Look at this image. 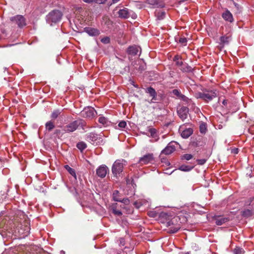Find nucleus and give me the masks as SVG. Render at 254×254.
<instances>
[{
	"instance_id": "1",
	"label": "nucleus",
	"mask_w": 254,
	"mask_h": 254,
	"mask_svg": "<svg viewBox=\"0 0 254 254\" xmlns=\"http://www.w3.org/2000/svg\"><path fill=\"white\" fill-rule=\"evenodd\" d=\"M218 92L216 90H204L203 92H198L195 94L197 99H201L205 102H209L217 96Z\"/></svg>"
},
{
	"instance_id": "2",
	"label": "nucleus",
	"mask_w": 254,
	"mask_h": 254,
	"mask_svg": "<svg viewBox=\"0 0 254 254\" xmlns=\"http://www.w3.org/2000/svg\"><path fill=\"white\" fill-rule=\"evenodd\" d=\"M86 125V123L84 120L82 119H78L69 123L67 125L65 126L64 127V130L65 132H72L75 131L79 127H81L84 129V127Z\"/></svg>"
},
{
	"instance_id": "3",
	"label": "nucleus",
	"mask_w": 254,
	"mask_h": 254,
	"mask_svg": "<svg viewBox=\"0 0 254 254\" xmlns=\"http://www.w3.org/2000/svg\"><path fill=\"white\" fill-rule=\"evenodd\" d=\"M63 16L62 12L59 10H53L46 16V21L50 25L59 22Z\"/></svg>"
},
{
	"instance_id": "4",
	"label": "nucleus",
	"mask_w": 254,
	"mask_h": 254,
	"mask_svg": "<svg viewBox=\"0 0 254 254\" xmlns=\"http://www.w3.org/2000/svg\"><path fill=\"white\" fill-rule=\"evenodd\" d=\"M126 165V161L124 159L117 160L113 164L112 172L114 177L117 178L123 172L125 166Z\"/></svg>"
},
{
	"instance_id": "5",
	"label": "nucleus",
	"mask_w": 254,
	"mask_h": 254,
	"mask_svg": "<svg viewBox=\"0 0 254 254\" xmlns=\"http://www.w3.org/2000/svg\"><path fill=\"white\" fill-rule=\"evenodd\" d=\"M118 17L122 19H127L130 16L133 19L136 18V15L135 13L126 7L120 9L118 12Z\"/></svg>"
},
{
	"instance_id": "6",
	"label": "nucleus",
	"mask_w": 254,
	"mask_h": 254,
	"mask_svg": "<svg viewBox=\"0 0 254 254\" xmlns=\"http://www.w3.org/2000/svg\"><path fill=\"white\" fill-rule=\"evenodd\" d=\"M179 218L178 217L173 218L171 221L167 222L166 226L170 227L169 232L171 233H175L178 231L181 228L180 224H175Z\"/></svg>"
},
{
	"instance_id": "7",
	"label": "nucleus",
	"mask_w": 254,
	"mask_h": 254,
	"mask_svg": "<svg viewBox=\"0 0 254 254\" xmlns=\"http://www.w3.org/2000/svg\"><path fill=\"white\" fill-rule=\"evenodd\" d=\"M81 115L83 117L92 118L97 114V113L95 109L91 107H88L85 108L84 110L81 112Z\"/></svg>"
},
{
	"instance_id": "8",
	"label": "nucleus",
	"mask_w": 254,
	"mask_h": 254,
	"mask_svg": "<svg viewBox=\"0 0 254 254\" xmlns=\"http://www.w3.org/2000/svg\"><path fill=\"white\" fill-rule=\"evenodd\" d=\"M10 20L15 22L20 28L23 27L26 24L25 18L20 15L12 17L10 18Z\"/></svg>"
},
{
	"instance_id": "9",
	"label": "nucleus",
	"mask_w": 254,
	"mask_h": 254,
	"mask_svg": "<svg viewBox=\"0 0 254 254\" xmlns=\"http://www.w3.org/2000/svg\"><path fill=\"white\" fill-rule=\"evenodd\" d=\"M189 108L187 107H181L177 110V113L180 118L184 121L188 117Z\"/></svg>"
},
{
	"instance_id": "10",
	"label": "nucleus",
	"mask_w": 254,
	"mask_h": 254,
	"mask_svg": "<svg viewBox=\"0 0 254 254\" xmlns=\"http://www.w3.org/2000/svg\"><path fill=\"white\" fill-rule=\"evenodd\" d=\"M109 171L108 168L105 165L100 166L96 170L97 175L101 178H104Z\"/></svg>"
},
{
	"instance_id": "11",
	"label": "nucleus",
	"mask_w": 254,
	"mask_h": 254,
	"mask_svg": "<svg viewBox=\"0 0 254 254\" xmlns=\"http://www.w3.org/2000/svg\"><path fill=\"white\" fill-rule=\"evenodd\" d=\"M153 160V154L148 153L141 157L139 160V163L141 165L147 164Z\"/></svg>"
},
{
	"instance_id": "12",
	"label": "nucleus",
	"mask_w": 254,
	"mask_h": 254,
	"mask_svg": "<svg viewBox=\"0 0 254 254\" xmlns=\"http://www.w3.org/2000/svg\"><path fill=\"white\" fill-rule=\"evenodd\" d=\"M175 150V146L172 142L169 143L168 145L161 151L162 154L169 155Z\"/></svg>"
},
{
	"instance_id": "13",
	"label": "nucleus",
	"mask_w": 254,
	"mask_h": 254,
	"mask_svg": "<svg viewBox=\"0 0 254 254\" xmlns=\"http://www.w3.org/2000/svg\"><path fill=\"white\" fill-rule=\"evenodd\" d=\"M84 31L87 33L89 35L91 36H96L100 34V31L97 29L91 27H85Z\"/></svg>"
},
{
	"instance_id": "14",
	"label": "nucleus",
	"mask_w": 254,
	"mask_h": 254,
	"mask_svg": "<svg viewBox=\"0 0 254 254\" xmlns=\"http://www.w3.org/2000/svg\"><path fill=\"white\" fill-rule=\"evenodd\" d=\"M231 39V36L230 34H226L220 38V44L224 46L228 45Z\"/></svg>"
},
{
	"instance_id": "15",
	"label": "nucleus",
	"mask_w": 254,
	"mask_h": 254,
	"mask_svg": "<svg viewBox=\"0 0 254 254\" xmlns=\"http://www.w3.org/2000/svg\"><path fill=\"white\" fill-rule=\"evenodd\" d=\"M222 16L227 21L232 22L234 20L232 13L228 10L222 13Z\"/></svg>"
},
{
	"instance_id": "16",
	"label": "nucleus",
	"mask_w": 254,
	"mask_h": 254,
	"mask_svg": "<svg viewBox=\"0 0 254 254\" xmlns=\"http://www.w3.org/2000/svg\"><path fill=\"white\" fill-rule=\"evenodd\" d=\"M215 223L217 225H222L225 223L229 221V219L227 217H223L221 216H217L215 218Z\"/></svg>"
},
{
	"instance_id": "17",
	"label": "nucleus",
	"mask_w": 254,
	"mask_h": 254,
	"mask_svg": "<svg viewBox=\"0 0 254 254\" xmlns=\"http://www.w3.org/2000/svg\"><path fill=\"white\" fill-rule=\"evenodd\" d=\"M139 47L136 46H130L127 49V53L129 55H136L139 51Z\"/></svg>"
},
{
	"instance_id": "18",
	"label": "nucleus",
	"mask_w": 254,
	"mask_h": 254,
	"mask_svg": "<svg viewBox=\"0 0 254 254\" xmlns=\"http://www.w3.org/2000/svg\"><path fill=\"white\" fill-rule=\"evenodd\" d=\"M146 92L149 93L152 97L151 102H154V101L156 100L157 93L154 88L151 87H148L146 89Z\"/></svg>"
},
{
	"instance_id": "19",
	"label": "nucleus",
	"mask_w": 254,
	"mask_h": 254,
	"mask_svg": "<svg viewBox=\"0 0 254 254\" xmlns=\"http://www.w3.org/2000/svg\"><path fill=\"white\" fill-rule=\"evenodd\" d=\"M97 134H95V133L90 132L87 134L86 140L91 142L93 144L97 140Z\"/></svg>"
},
{
	"instance_id": "20",
	"label": "nucleus",
	"mask_w": 254,
	"mask_h": 254,
	"mask_svg": "<svg viewBox=\"0 0 254 254\" xmlns=\"http://www.w3.org/2000/svg\"><path fill=\"white\" fill-rule=\"evenodd\" d=\"M192 133V129L190 128L186 129L181 132V136L184 138H187Z\"/></svg>"
},
{
	"instance_id": "21",
	"label": "nucleus",
	"mask_w": 254,
	"mask_h": 254,
	"mask_svg": "<svg viewBox=\"0 0 254 254\" xmlns=\"http://www.w3.org/2000/svg\"><path fill=\"white\" fill-rule=\"evenodd\" d=\"M150 2V0L148 1L149 4H151L153 5H155L157 7H163L164 6V4L162 2H160L158 0H151Z\"/></svg>"
},
{
	"instance_id": "22",
	"label": "nucleus",
	"mask_w": 254,
	"mask_h": 254,
	"mask_svg": "<svg viewBox=\"0 0 254 254\" xmlns=\"http://www.w3.org/2000/svg\"><path fill=\"white\" fill-rule=\"evenodd\" d=\"M54 122L52 121L47 122L45 124V127L49 131H51L55 128Z\"/></svg>"
},
{
	"instance_id": "23",
	"label": "nucleus",
	"mask_w": 254,
	"mask_h": 254,
	"mask_svg": "<svg viewBox=\"0 0 254 254\" xmlns=\"http://www.w3.org/2000/svg\"><path fill=\"white\" fill-rule=\"evenodd\" d=\"M64 168L70 175H71L75 179H76V173L75 170L73 169L70 167L68 165H65Z\"/></svg>"
},
{
	"instance_id": "24",
	"label": "nucleus",
	"mask_w": 254,
	"mask_h": 254,
	"mask_svg": "<svg viewBox=\"0 0 254 254\" xmlns=\"http://www.w3.org/2000/svg\"><path fill=\"white\" fill-rule=\"evenodd\" d=\"M180 69L183 72H189L191 70V67L187 64H184L181 67H180Z\"/></svg>"
},
{
	"instance_id": "25",
	"label": "nucleus",
	"mask_w": 254,
	"mask_h": 254,
	"mask_svg": "<svg viewBox=\"0 0 254 254\" xmlns=\"http://www.w3.org/2000/svg\"><path fill=\"white\" fill-rule=\"evenodd\" d=\"M174 61L176 62V65L179 67H181L184 64L179 56H176L174 58Z\"/></svg>"
},
{
	"instance_id": "26",
	"label": "nucleus",
	"mask_w": 254,
	"mask_h": 254,
	"mask_svg": "<svg viewBox=\"0 0 254 254\" xmlns=\"http://www.w3.org/2000/svg\"><path fill=\"white\" fill-rule=\"evenodd\" d=\"M113 198L115 201H121V199L119 197V192L115 190L113 193Z\"/></svg>"
},
{
	"instance_id": "27",
	"label": "nucleus",
	"mask_w": 254,
	"mask_h": 254,
	"mask_svg": "<svg viewBox=\"0 0 254 254\" xmlns=\"http://www.w3.org/2000/svg\"><path fill=\"white\" fill-rule=\"evenodd\" d=\"M233 253L234 254H244L245 253V251L241 247H236L233 250Z\"/></svg>"
},
{
	"instance_id": "28",
	"label": "nucleus",
	"mask_w": 254,
	"mask_h": 254,
	"mask_svg": "<svg viewBox=\"0 0 254 254\" xmlns=\"http://www.w3.org/2000/svg\"><path fill=\"white\" fill-rule=\"evenodd\" d=\"M61 112L60 110H54L51 114V118L53 120L56 119L61 114Z\"/></svg>"
},
{
	"instance_id": "29",
	"label": "nucleus",
	"mask_w": 254,
	"mask_h": 254,
	"mask_svg": "<svg viewBox=\"0 0 254 254\" xmlns=\"http://www.w3.org/2000/svg\"><path fill=\"white\" fill-rule=\"evenodd\" d=\"M98 121L100 124L103 125L107 126L109 123L108 120L104 117H100L98 119Z\"/></svg>"
},
{
	"instance_id": "30",
	"label": "nucleus",
	"mask_w": 254,
	"mask_h": 254,
	"mask_svg": "<svg viewBox=\"0 0 254 254\" xmlns=\"http://www.w3.org/2000/svg\"><path fill=\"white\" fill-rule=\"evenodd\" d=\"M193 167L188 165H182L179 168L180 170L182 171L188 172L190 171Z\"/></svg>"
},
{
	"instance_id": "31",
	"label": "nucleus",
	"mask_w": 254,
	"mask_h": 254,
	"mask_svg": "<svg viewBox=\"0 0 254 254\" xmlns=\"http://www.w3.org/2000/svg\"><path fill=\"white\" fill-rule=\"evenodd\" d=\"M76 147L78 149L82 151L86 148L87 145L84 142H80L77 144Z\"/></svg>"
},
{
	"instance_id": "32",
	"label": "nucleus",
	"mask_w": 254,
	"mask_h": 254,
	"mask_svg": "<svg viewBox=\"0 0 254 254\" xmlns=\"http://www.w3.org/2000/svg\"><path fill=\"white\" fill-rule=\"evenodd\" d=\"M157 18L159 20L163 19L165 15V12L164 11H159L156 13Z\"/></svg>"
},
{
	"instance_id": "33",
	"label": "nucleus",
	"mask_w": 254,
	"mask_h": 254,
	"mask_svg": "<svg viewBox=\"0 0 254 254\" xmlns=\"http://www.w3.org/2000/svg\"><path fill=\"white\" fill-rule=\"evenodd\" d=\"M193 157L192 155L190 154H185L182 156V160H190L191 159H192Z\"/></svg>"
},
{
	"instance_id": "34",
	"label": "nucleus",
	"mask_w": 254,
	"mask_h": 254,
	"mask_svg": "<svg viewBox=\"0 0 254 254\" xmlns=\"http://www.w3.org/2000/svg\"><path fill=\"white\" fill-rule=\"evenodd\" d=\"M113 213L117 216H121L122 215V212L119 210H117L116 208L113 207Z\"/></svg>"
},
{
	"instance_id": "35",
	"label": "nucleus",
	"mask_w": 254,
	"mask_h": 254,
	"mask_svg": "<svg viewBox=\"0 0 254 254\" xmlns=\"http://www.w3.org/2000/svg\"><path fill=\"white\" fill-rule=\"evenodd\" d=\"M101 41L104 44H108L110 41V39L108 37H105L101 39Z\"/></svg>"
},
{
	"instance_id": "36",
	"label": "nucleus",
	"mask_w": 254,
	"mask_h": 254,
	"mask_svg": "<svg viewBox=\"0 0 254 254\" xmlns=\"http://www.w3.org/2000/svg\"><path fill=\"white\" fill-rule=\"evenodd\" d=\"M149 131L150 133L151 136L152 137H155V135L156 133V130L155 128H150L149 129Z\"/></svg>"
},
{
	"instance_id": "37",
	"label": "nucleus",
	"mask_w": 254,
	"mask_h": 254,
	"mask_svg": "<svg viewBox=\"0 0 254 254\" xmlns=\"http://www.w3.org/2000/svg\"><path fill=\"white\" fill-rule=\"evenodd\" d=\"M126 126L127 123L125 121H124L120 122L118 124L119 127L122 128H125L126 127Z\"/></svg>"
},
{
	"instance_id": "38",
	"label": "nucleus",
	"mask_w": 254,
	"mask_h": 254,
	"mask_svg": "<svg viewBox=\"0 0 254 254\" xmlns=\"http://www.w3.org/2000/svg\"><path fill=\"white\" fill-rule=\"evenodd\" d=\"M199 129H200V131L201 133H205L206 130V127H205V125H201L200 126Z\"/></svg>"
},
{
	"instance_id": "39",
	"label": "nucleus",
	"mask_w": 254,
	"mask_h": 254,
	"mask_svg": "<svg viewBox=\"0 0 254 254\" xmlns=\"http://www.w3.org/2000/svg\"><path fill=\"white\" fill-rule=\"evenodd\" d=\"M173 93L178 96L179 98L181 96L182 93L178 89H174L173 90Z\"/></svg>"
},
{
	"instance_id": "40",
	"label": "nucleus",
	"mask_w": 254,
	"mask_h": 254,
	"mask_svg": "<svg viewBox=\"0 0 254 254\" xmlns=\"http://www.w3.org/2000/svg\"><path fill=\"white\" fill-rule=\"evenodd\" d=\"M251 211L248 209L243 212V215L244 216H249L251 215Z\"/></svg>"
},
{
	"instance_id": "41",
	"label": "nucleus",
	"mask_w": 254,
	"mask_h": 254,
	"mask_svg": "<svg viewBox=\"0 0 254 254\" xmlns=\"http://www.w3.org/2000/svg\"><path fill=\"white\" fill-rule=\"evenodd\" d=\"M179 42L184 45H186L187 39L185 38H181L179 40Z\"/></svg>"
},
{
	"instance_id": "42",
	"label": "nucleus",
	"mask_w": 254,
	"mask_h": 254,
	"mask_svg": "<svg viewBox=\"0 0 254 254\" xmlns=\"http://www.w3.org/2000/svg\"><path fill=\"white\" fill-rule=\"evenodd\" d=\"M120 202L123 203L124 204L128 205L129 203V200L128 198H124L121 199Z\"/></svg>"
},
{
	"instance_id": "43",
	"label": "nucleus",
	"mask_w": 254,
	"mask_h": 254,
	"mask_svg": "<svg viewBox=\"0 0 254 254\" xmlns=\"http://www.w3.org/2000/svg\"><path fill=\"white\" fill-rule=\"evenodd\" d=\"M197 161L199 165H203L206 162V160L205 159H198Z\"/></svg>"
},
{
	"instance_id": "44",
	"label": "nucleus",
	"mask_w": 254,
	"mask_h": 254,
	"mask_svg": "<svg viewBox=\"0 0 254 254\" xmlns=\"http://www.w3.org/2000/svg\"><path fill=\"white\" fill-rule=\"evenodd\" d=\"M107 0H94V2L99 4H103L106 2Z\"/></svg>"
},
{
	"instance_id": "45",
	"label": "nucleus",
	"mask_w": 254,
	"mask_h": 254,
	"mask_svg": "<svg viewBox=\"0 0 254 254\" xmlns=\"http://www.w3.org/2000/svg\"><path fill=\"white\" fill-rule=\"evenodd\" d=\"M179 98L187 102L189 100V98L184 95H183L182 94H181V96H180Z\"/></svg>"
},
{
	"instance_id": "46",
	"label": "nucleus",
	"mask_w": 254,
	"mask_h": 254,
	"mask_svg": "<svg viewBox=\"0 0 254 254\" xmlns=\"http://www.w3.org/2000/svg\"><path fill=\"white\" fill-rule=\"evenodd\" d=\"M84 2L87 3H92L94 2V0H82Z\"/></svg>"
},
{
	"instance_id": "47",
	"label": "nucleus",
	"mask_w": 254,
	"mask_h": 254,
	"mask_svg": "<svg viewBox=\"0 0 254 254\" xmlns=\"http://www.w3.org/2000/svg\"><path fill=\"white\" fill-rule=\"evenodd\" d=\"M160 216H161V217H166L167 216H168V215L165 212H162V213H160Z\"/></svg>"
},
{
	"instance_id": "48",
	"label": "nucleus",
	"mask_w": 254,
	"mask_h": 254,
	"mask_svg": "<svg viewBox=\"0 0 254 254\" xmlns=\"http://www.w3.org/2000/svg\"><path fill=\"white\" fill-rule=\"evenodd\" d=\"M232 152L235 154H237L238 153V148H234L232 150Z\"/></svg>"
},
{
	"instance_id": "49",
	"label": "nucleus",
	"mask_w": 254,
	"mask_h": 254,
	"mask_svg": "<svg viewBox=\"0 0 254 254\" xmlns=\"http://www.w3.org/2000/svg\"><path fill=\"white\" fill-rule=\"evenodd\" d=\"M222 104L224 105V106H226L227 104V101L226 100H223V102H222Z\"/></svg>"
},
{
	"instance_id": "50",
	"label": "nucleus",
	"mask_w": 254,
	"mask_h": 254,
	"mask_svg": "<svg viewBox=\"0 0 254 254\" xmlns=\"http://www.w3.org/2000/svg\"><path fill=\"white\" fill-rule=\"evenodd\" d=\"M118 254H127L126 252L122 251H121V253H119Z\"/></svg>"
},
{
	"instance_id": "51",
	"label": "nucleus",
	"mask_w": 254,
	"mask_h": 254,
	"mask_svg": "<svg viewBox=\"0 0 254 254\" xmlns=\"http://www.w3.org/2000/svg\"><path fill=\"white\" fill-rule=\"evenodd\" d=\"M60 132V130L59 129H57L55 130V133H58Z\"/></svg>"
},
{
	"instance_id": "52",
	"label": "nucleus",
	"mask_w": 254,
	"mask_h": 254,
	"mask_svg": "<svg viewBox=\"0 0 254 254\" xmlns=\"http://www.w3.org/2000/svg\"><path fill=\"white\" fill-rule=\"evenodd\" d=\"M11 46H12V45H9L5 46V47ZM4 47H5V46H4Z\"/></svg>"
},
{
	"instance_id": "53",
	"label": "nucleus",
	"mask_w": 254,
	"mask_h": 254,
	"mask_svg": "<svg viewBox=\"0 0 254 254\" xmlns=\"http://www.w3.org/2000/svg\"><path fill=\"white\" fill-rule=\"evenodd\" d=\"M121 243L123 245H124V244H123V242H122V241H121Z\"/></svg>"
},
{
	"instance_id": "54",
	"label": "nucleus",
	"mask_w": 254,
	"mask_h": 254,
	"mask_svg": "<svg viewBox=\"0 0 254 254\" xmlns=\"http://www.w3.org/2000/svg\"><path fill=\"white\" fill-rule=\"evenodd\" d=\"M121 243L123 245H124V244H123V242H122V241H121Z\"/></svg>"
},
{
	"instance_id": "55",
	"label": "nucleus",
	"mask_w": 254,
	"mask_h": 254,
	"mask_svg": "<svg viewBox=\"0 0 254 254\" xmlns=\"http://www.w3.org/2000/svg\"><path fill=\"white\" fill-rule=\"evenodd\" d=\"M137 202H134V205H136V204H137Z\"/></svg>"
},
{
	"instance_id": "56",
	"label": "nucleus",
	"mask_w": 254,
	"mask_h": 254,
	"mask_svg": "<svg viewBox=\"0 0 254 254\" xmlns=\"http://www.w3.org/2000/svg\"><path fill=\"white\" fill-rule=\"evenodd\" d=\"M152 216L153 217H155V216L153 215V214H152Z\"/></svg>"
},
{
	"instance_id": "57",
	"label": "nucleus",
	"mask_w": 254,
	"mask_h": 254,
	"mask_svg": "<svg viewBox=\"0 0 254 254\" xmlns=\"http://www.w3.org/2000/svg\"><path fill=\"white\" fill-rule=\"evenodd\" d=\"M152 216L153 217H155V216L153 215V214H152Z\"/></svg>"
}]
</instances>
